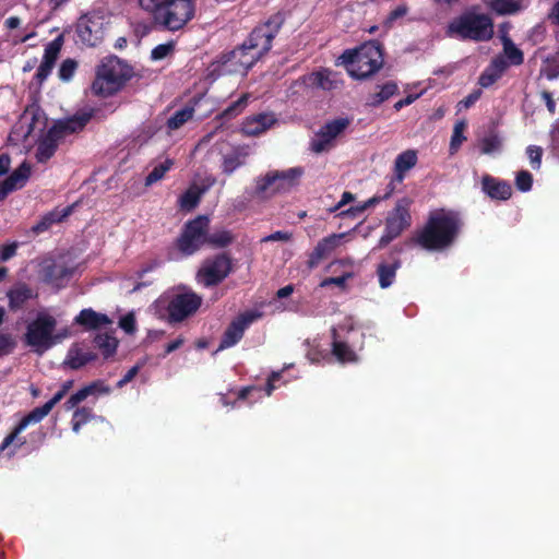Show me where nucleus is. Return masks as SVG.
<instances>
[{
    "instance_id": "a18cd8bd",
    "label": "nucleus",
    "mask_w": 559,
    "mask_h": 559,
    "mask_svg": "<svg viewBox=\"0 0 559 559\" xmlns=\"http://www.w3.org/2000/svg\"><path fill=\"white\" fill-rule=\"evenodd\" d=\"M203 191L204 190L189 189L185 194L181 195L180 206L188 211L194 209L198 205Z\"/></svg>"
},
{
    "instance_id": "2f4dec72",
    "label": "nucleus",
    "mask_w": 559,
    "mask_h": 559,
    "mask_svg": "<svg viewBox=\"0 0 559 559\" xmlns=\"http://www.w3.org/2000/svg\"><path fill=\"white\" fill-rule=\"evenodd\" d=\"M399 267V261H395L392 264L381 263L378 265L377 273L379 276V284L381 288H388L392 285Z\"/></svg>"
},
{
    "instance_id": "4be33fe9",
    "label": "nucleus",
    "mask_w": 559,
    "mask_h": 559,
    "mask_svg": "<svg viewBox=\"0 0 559 559\" xmlns=\"http://www.w3.org/2000/svg\"><path fill=\"white\" fill-rule=\"evenodd\" d=\"M304 82L309 87L321 88L323 91L336 90L341 84V81L336 78V75L326 69L312 72L304 76Z\"/></svg>"
},
{
    "instance_id": "aec40b11",
    "label": "nucleus",
    "mask_w": 559,
    "mask_h": 559,
    "mask_svg": "<svg viewBox=\"0 0 559 559\" xmlns=\"http://www.w3.org/2000/svg\"><path fill=\"white\" fill-rule=\"evenodd\" d=\"M481 190L493 200L506 201L512 195V188L507 181L499 180L490 175L483 176Z\"/></svg>"
},
{
    "instance_id": "f704fd0d",
    "label": "nucleus",
    "mask_w": 559,
    "mask_h": 559,
    "mask_svg": "<svg viewBox=\"0 0 559 559\" xmlns=\"http://www.w3.org/2000/svg\"><path fill=\"white\" fill-rule=\"evenodd\" d=\"M94 343L96 347H98L103 352V355L105 357L111 356L116 352L118 346V341L116 340V337L107 333L97 334L94 338Z\"/></svg>"
},
{
    "instance_id": "c9c22d12",
    "label": "nucleus",
    "mask_w": 559,
    "mask_h": 559,
    "mask_svg": "<svg viewBox=\"0 0 559 559\" xmlns=\"http://www.w3.org/2000/svg\"><path fill=\"white\" fill-rule=\"evenodd\" d=\"M193 108L185 107L180 110H177L168 120L167 127L169 130H177L182 127L187 121L192 119L193 117Z\"/></svg>"
},
{
    "instance_id": "72a5a7b5",
    "label": "nucleus",
    "mask_w": 559,
    "mask_h": 559,
    "mask_svg": "<svg viewBox=\"0 0 559 559\" xmlns=\"http://www.w3.org/2000/svg\"><path fill=\"white\" fill-rule=\"evenodd\" d=\"M503 52L507 57V61L513 66H520L524 61L523 52L514 45V43L508 37L502 36Z\"/></svg>"
},
{
    "instance_id": "49530a36",
    "label": "nucleus",
    "mask_w": 559,
    "mask_h": 559,
    "mask_svg": "<svg viewBox=\"0 0 559 559\" xmlns=\"http://www.w3.org/2000/svg\"><path fill=\"white\" fill-rule=\"evenodd\" d=\"M500 146L501 140L499 139V136L496 134H491L483 139L480 150L483 154H491L498 151Z\"/></svg>"
},
{
    "instance_id": "6e6d98bb",
    "label": "nucleus",
    "mask_w": 559,
    "mask_h": 559,
    "mask_svg": "<svg viewBox=\"0 0 559 559\" xmlns=\"http://www.w3.org/2000/svg\"><path fill=\"white\" fill-rule=\"evenodd\" d=\"M353 277V273H345L341 276H336V277H328V278H324L320 286L321 287H326V286H330V285H336L338 287H344L345 286V283L347 282V280L352 278Z\"/></svg>"
},
{
    "instance_id": "b1692460",
    "label": "nucleus",
    "mask_w": 559,
    "mask_h": 559,
    "mask_svg": "<svg viewBox=\"0 0 559 559\" xmlns=\"http://www.w3.org/2000/svg\"><path fill=\"white\" fill-rule=\"evenodd\" d=\"M72 275V270L64 264L50 263L44 267V282L57 288L66 285Z\"/></svg>"
},
{
    "instance_id": "c85d7f7f",
    "label": "nucleus",
    "mask_w": 559,
    "mask_h": 559,
    "mask_svg": "<svg viewBox=\"0 0 559 559\" xmlns=\"http://www.w3.org/2000/svg\"><path fill=\"white\" fill-rule=\"evenodd\" d=\"M72 212V206H67L61 211L55 210L46 214L34 227L36 234L43 233L51 227L52 224L61 222L68 217Z\"/></svg>"
},
{
    "instance_id": "338daca9",
    "label": "nucleus",
    "mask_w": 559,
    "mask_h": 559,
    "mask_svg": "<svg viewBox=\"0 0 559 559\" xmlns=\"http://www.w3.org/2000/svg\"><path fill=\"white\" fill-rule=\"evenodd\" d=\"M407 13V9L406 7H397L396 9H394L390 15H389V21L390 22H393L402 16H404L405 14Z\"/></svg>"
},
{
    "instance_id": "ea45409f",
    "label": "nucleus",
    "mask_w": 559,
    "mask_h": 559,
    "mask_svg": "<svg viewBox=\"0 0 559 559\" xmlns=\"http://www.w3.org/2000/svg\"><path fill=\"white\" fill-rule=\"evenodd\" d=\"M174 162L170 158L165 159L163 163L156 165L145 178V185L151 186L160 180L165 174L173 167Z\"/></svg>"
},
{
    "instance_id": "8fccbe9b",
    "label": "nucleus",
    "mask_w": 559,
    "mask_h": 559,
    "mask_svg": "<svg viewBox=\"0 0 559 559\" xmlns=\"http://www.w3.org/2000/svg\"><path fill=\"white\" fill-rule=\"evenodd\" d=\"M533 183V176L527 170H521L516 178H515V185L516 188L520 191L526 192L531 190Z\"/></svg>"
},
{
    "instance_id": "a878e982",
    "label": "nucleus",
    "mask_w": 559,
    "mask_h": 559,
    "mask_svg": "<svg viewBox=\"0 0 559 559\" xmlns=\"http://www.w3.org/2000/svg\"><path fill=\"white\" fill-rule=\"evenodd\" d=\"M417 160V152L415 150H406L399 154L394 162L395 177L391 181H393L394 185L395 181L401 183L405 178V174L416 166Z\"/></svg>"
},
{
    "instance_id": "f257e3e1",
    "label": "nucleus",
    "mask_w": 559,
    "mask_h": 559,
    "mask_svg": "<svg viewBox=\"0 0 559 559\" xmlns=\"http://www.w3.org/2000/svg\"><path fill=\"white\" fill-rule=\"evenodd\" d=\"M283 24L281 15H274L266 23L257 26L249 37L234 50L224 53L209 67V76L214 80L222 75H246L248 71L272 47V40Z\"/></svg>"
},
{
    "instance_id": "412c9836",
    "label": "nucleus",
    "mask_w": 559,
    "mask_h": 559,
    "mask_svg": "<svg viewBox=\"0 0 559 559\" xmlns=\"http://www.w3.org/2000/svg\"><path fill=\"white\" fill-rule=\"evenodd\" d=\"M277 123L274 114L263 112L249 117L243 122L242 131L250 136L260 135Z\"/></svg>"
},
{
    "instance_id": "c03bdc74",
    "label": "nucleus",
    "mask_w": 559,
    "mask_h": 559,
    "mask_svg": "<svg viewBox=\"0 0 559 559\" xmlns=\"http://www.w3.org/2000/svg\"><path fill=\"white\" fill-rule=\"evenodd\" d=\"M249 98V94H243L241 97H239L236 102L230 104L223 112L222 117L225 119H230L237 115H239L245 107L247 106Z\"/></svg>"
},
{
    "instance_id": "e2e57ef3",
    "label": "nucleus",
    "mask_w": 559,
    "mask_h": 559,
    "mask_svg": "<svg viewBox=\"0 0 559 559\" xmlns=\"http://www.w3.org/2000/svg\"><path fill=\"white\" fill-rule=\"evenodd\" d=\"M14 347V342L9 334H0V356L8 354Z\"/></svg>"
},
{
    "instance_id": "58836bf2",
    "label": "nucleus",
    "mask_w": 559,
    "mask_h": 559,
    "mask_svg": "<svg viewBox=\"0 0 559 559\" xmlns=\"http://www.w3.org/2000/svg\"><path fill=\"white\" fill-rule=\"evenodd\" d=\"M234 240V236L230 231L222 229L214 231L211 235H206V242L215 248H225L230 245Z\"/></svg>"
},
{
    "instance_id": "423d86ee",
    "label": "nucleus",
    "mask_w": 559,
    "mask_h": 559,
    "mask_svg": "<svg viewBox=\"0 0 559 559\" xmlns=\"http://www.w3.org/2000/svg\"><path fill=\"white\" fill-rule=\"evenodd\" d=\"M57 320L46 311H40L26 326L24 342L35 353L43 355L64 335L56 334Z\"/></svg>"
},
{
    "instance_id": "603ef678",
    "label": "nucleus",
    "mask_w": 559,
    "mask_h": 559,
    "mask_svg": "<svg viewBox=\"0 0 559 559\" xmlns=\"http://www.w3.org/2000/svg\"><path fill=\"white\" fill-rule=\"evenodd\" d=\"M527 156L534 169H539L542 164L543 150L540 146L530 145L526 148Z\"/></svg>"
},
{
    "instance_id": "1a4fd4ad",
    "label": "nucleus",
    "mask_w": 559,
    "mask_h": 559,
    "mask_svg": "<svg viewBox=\"0 0 559 559\" xmlns=\"http://www.w3.org/2000/svg\"><path fill=\"white\" fill-rule=\"evenodd\" d=\"M412 200L408 198L400 199L394 209L389 213L385 219L384 234L379 240V247L388 246L392 240L397 238L404 229L411 226L409 207Z\"/></svg>"
},
{
    "instance_id": "0e129e2a",
    "label": "nucleus",
    "mask_w": 559,
    "mask_h": 559,
    "mask_svg": "<svg viewBox=\"0 0 559 559\" xmlns=\"http://www.w3.org/2000/svg\"><path fill=\"white\" fill-rule=\"evenodd\" d=\"M141 366L140 365H135L133 366L131 369L128 370V372L123 376V378L121 380L118 381L117 383V386L118 388H122L127 383H129L130 381L133 380V378L138 374L139 370H140Z\"/></svg>"
},
{
    "instance_id": "393cba45",
    "label": "nucleus",
    "mask_w": 559,
    "mask_h": 559,
    "mask_svg": "<svg viewBox=\"0 0 559 559\" xmlns=\"http://www.w3.org/2000/svg\"><path fill=\"white\" fill-rule=\"evenodd\" d=\"M91 114L75 115L66 120H59L51 128L57 132L61 139L64 136L81 131L91 119Z\"/></svg>"
},
{
    "instance_id": "774afa93",
    "label": "nucleus",
    "mask_w": 559,
    "mask_h": 559,
    "mask_svg": "<svg viewBox=\"0 0 559 559\" xmlns=\"http://www.w3.org/2000/svg\"><path fill=\"white\" fill-rule=\"evenodd\" d=\"M549 19L559 26V0L552 7Z\"/></svg>"
},
{
    "instance_id": "09e8293b",
    "label": "nucleus",
    "mask_w": 559,
    "mask_h": 559,
    "mask_svg": "<svg viewBox=\"0 0 559 559\" xmlns=\"http://www.w3.org/2000/svg\"><path fill=\"white\" fill-rule=\"evenodd\" d=\"M464 129H465L464 121H459L455 123L453 134L451 138V144H450V148L452 152L456 151L457 147L462 144L463 140H465V138L463 136Z\"/></svg>"
},
{
    "instance_id": "ddd939ff",
    "label": "nucleus",
    "mask_w": 559,
    "mask_h": 559,
    "mask_svg": "<svg viewBox=\"0 0 559 559\" xmlns=\"http://www.w3.org/2000/svg\"><path fill=\"white\" fill-rule=\"evenodd\" d=\"M201 302V297L192 292L174 295L167 304L168 320L170 322H181L193 314Z\"/></svg>"
},
{
    "instance_id": "473e14b6",
    "label": "nucleus",
    "mask_w": 559,
    "mask_h": 559,
    "mask_svg": "<svg viewBox=\"0 0 559 559\" xmlns=\"http://www.w3.org/2000/svg\"><path fill=\"white\" fill-rule=\"evenodd\" d=\"M397 91V85L394 82H386L384 85L380 87V90L373 94H371L368 98V105L377 107L391 96H393Z\"/></svg>"
},
{
    "instance_id": "680f3d73",
    "label": "nucleus",
    "mask_w": 559,
    "mask_h": 559,
    "mask_svg": "<svg viewBox=\"0 0 559 559\" xmlns=\"http://www.w3.org/2000/svg\"><path fill=\"white\" fill-rule=\"evenodd\" d=\"M292 239V234L288 231H275L269 236H265L261 239V242H271V241H284L287 242Z\"/></svg>"
},
{
    "instance_id": "c756f323",
    "label": "nucleus",
    "mask_w": 559,
    "mask_h": 559,
    "mask_svg": "<svg viewBox=\"0 0 559 559\" xmlns=\"http://www.w3.org/2000/svg\"><path fill=\"white\" fill-rule=\"evenodd\" d=\"M394 190H395V185L393 183V181H390L386 187V192L383 195H374V197L370 198L369 200H367L366 202H364L362 204L353 206V207L348 209L347 211L342 212V214H350V215L361 214L367 209L378 204L379 202H381L383 200L389 199L393 194Z\"/></svg>"
},
{
    "instance_id": "052dcab7",
    "label": "nucleus",
    "mask_w": 559,
    "mask_h": 559,
    "mask_svg": "<svg viewBox=\"0 0 559 559\" xmlns=\"http://www.w3.org/2000/svg\"><path fill=\"white\" fill-rule=\"evenodd\" d=\"M508 67L509 62L503 57H497L491 61L488 68L501 78Z\"/></svg>"
},
{
    "instance_id": "9d476101",
    "label": "nucleus",
    "mask_w": 559,
    "mask_h": 559,
    "mask_svg": "<svg viewBox=\"0 0 559 559\" xmlns=\"http://www.w3.org/2000/svg\"><path fill=\"white\" fill-rule=\"evenodd\" d=\"M349 122L347 118H337L326 122L311 138L309 150L314 154L331 151L336 144V139L347 129Z\"/></svg>"
},
{
    "instance_id": "2eb2a0df",
    "label": "nucleus",
    "mask_w": 559,
    "mask_h": 559,
    "mask_svg": "<svg viewBox=\"0 0 559 559\" xmlns=\"http://www.w3.org/2000/svg\"><path fill=\"white\" fill-rule=\"evenodd\" d=\"M259 317L260 313L252 311L240 314L236 320H234L230 323V325L225 331L218 349L228 348L237 344L241 340L245 330Z\"/></svg>"
},
{
    "instance_id": "6ab92c4d",
    "label": "nucleus",
    "mask_w": 559,
    "mask_h": 559,
    "mask_svg": "<svg viewBox=\"0 0 559 559\" xmlns=\"http://www.w3.org/2000/svg\"><path fill=\"white\" fill-rule=\"evenodd\" d=\"M343 237L344 234H333L321 239L309 257L308 267H317L323 259L328 258L333 252Z\"/></svg>"
},
{
    "instance_id": "4468645a",
    "label": "nucleus",
    "mask_w": 559,
    "mask_h": 559,
    "mask_svg": "<svg viewBox=\"0 0 559 559\" xmlns=\"http://www.w3.org/2000/svg\"><path fill=\"white\" fill-rule=\"evenodd\" d=\"M79 40L90 47H95L103 40V25L98 17L84 15L76 24Z\"/></svg>"
},
{
    "instance_id": "3c124183",
    "label": "nucleus",
    "mask_w": 559,
    "mask_h": 559,
    "mask_svg": "<svg viewBox=\"0 0 559 559\" xmlns=\"http://www.w3.org/2000/svg\"><path fill=\"white\" fill-rule=\"evenodd\" d=\"M76 67H78V63L73 59L64 60L61 63L60 69H59V78L62 81H69L73 76V74L76 70Z\"/></svg>"
},
{
    "instance_id": "bb28decb",
    "label": "nucleus",
    "mask_w": 559,
    "mask_h": 559,
    "mask_svg": "<svg viewBox=\"0 0 559 559\" xmlns=\"http://www.w3.org/2000/svg\"><path fill=\"white\" fill-rule=\"evenodd\" d=\"M75 322L90 330H96L112 323L107 314L96 312L91 308L83 309L76 317Z\"/></svg>"
},
{
    "instance_id": "4c0bfd02",
    "label": "nucleus",
    "mask_w": 559,
    "mask_h": 559,
    "mask_svg": "<svg viewBox=\"0 0 559 559\" xmlns=\"http://www.w3.org/2000/svg\"><path fill=\"white\" fill-rule=\"evenodd\" d=\"M540 73L544 74L548 80H555L559 76V52L556 51L554 55L547 57L540 69Z\"/></svg>"
},
{
    "instance_id": "69168bd1",
    "label": "nucleus",
    "mask_w": 559,
    "mask_h": 559,
    "mask_svg": "<svg viewBox=\"0 0 559 559\" xmlns=\"http://www.w3.org/2000/svg\"><path fill=\"white\" fill-rule=\"evenodd\" d=\"M481 96V91L480 90H476L474 92H472L471 94H468L463 100H461V105L464 106V108H469L471 106H473Z\"/></svg>"
},
{
    "instance_id": "37998d69",
    "label": "nucleus",
    "mask_w": 559,
    "mask_h": 559,
    "mask_svg": "<svg viewBox=\"0 0 559 559\" xmlns=\"http://www.w3.org/2000/svg\"><path fill=\"white\" fill-rule=\"evenodd\" d=\"M168 2L169 0H139V5L155 20Z\"/></svg>"
},
{
    "instance_id": "dca6fc26",
    "label": "nucleus",
    "mask_w": 559,
    "mask_h": 559,
    "mask_svg": "<svg viewBox=\"0 0 559 559\" xmlns=\"http://www.w3.org/2000/svg\"><path fill=\"white\" fill-rule=\"evenodd\" d=\"M63 45V36L60 35L50 43L47 44L43 57V61L37 69L35 78L39 83H43L51 73V70L55 67V63L58 59L60 50Z\"/></svg>"
},
{
    "instance_id": "4d7b16f0",
    "label": "nucleus",
    "mask_w": 559,
    "mask_h": 559,
    "mask_svg": "<svg viewBox=\"0 0 559 559\" xmlns=\"http://www.w3.org/2000/svg\"><path fill=\"white\" fill-rule=\"evenodd\" d=\"M85 388L90 392L91 396L110 393V388L100 380L94 381Z\"/></svg>"
},
{
    "instance_id": "f3484780",
    "label": "nucleus",
    "mask_w": 559,
    "mask_h": 559,
    "mask_svg": "<svg viewBox=\"0 0 559 559\" xmlns=\"http://www.w3.org/2000/svg\"><path fill=\"white\" fill-rule=\"evenodd\" d=\"M49 406L45 403L43 406L35 407L32 412H29L25 417L21 419L17 426L13 429V431L4 438L0 445V450L7 449L10 444H12L17 436L31 424L39 423L50 413Z\"/></svg>"
},
{
    "instance_id": "7ed1b4c3",
    "label": "nucleus",
    "mask_w": 559,
    "mask_h": 559,
    "mask_svg": "<svg viewBox=\"0 0 559 559\" xmlns=\"http://www.w3.org/2000/svg\"><path fill=\"white\" fill-rule=\"evenodd\" d=\"M350 76L364 80L377 73L383 66V53L379 43L371 40L355 50H346L340 57Z\"/></svg>"
},
{
    "instance_id": "20e7f679",
    "label": "nucleus",
    "mask_w": 559,
    "mask_h": 559,
    "mask_svg": "<svg viewBox=\"0 0 559 559\" xmlns=\"http://www.w3.org/2000/svg\"><path fill=\"white\" fill-rule=\"evenodd\" d=\"M132 76V69L115 56L106 57L97 67L92 91L99 96H109L119 91Z\"/></svg>"
},
{
    "instance_id": "e433bc0d",
    "label": "nucleus",
    "mask_w": 559,
    "mask_h": 559,
    "mask_svg": "<svg viewBox=\"0 0 559 559\" xmlns=\"http://www.w3.org/2000/svg\"><path fill=\"white\" fill-rule=\"evenodd\" d=\"M31 175V166L27 163H22L8 178L10 185L15 189L22 188Z\"/></svg>"
},
{
    "instance_id": "0eeeda50",
    "label": "nucleus",
    "mask_w": 559,
    "mask_h": 559,
    "mask_svg": "<svg viewBox=\"0 0 559 559\" xmlns=\"http://www.w3.org/2000/svg\"><path fill=\"white\" fill-rule=\"evenodd\" d=\"M304 175L302 167L286 170H271L257 179L255 192L259 195H273L286 192L296 187Z\"/></svg>"
},
{
    "instance_id": "9b49d317",
    "label": "nucleus",
    "mask_w": 559,
    "mask_h": 559,
    "mask_svg": "<svg viewBox=\"0 0 559 559\" xmlns=\"http://www.w3.org/2000/svg\"><path fill=\"white\" fill-rule=\"evenodd\" d=\"M231 259L226 253L206 259L197 277L206 287L215 286L223 282L231 272Z\"/></svg>"
},
{
    "instance_id": "39448f33",
    "label": "nucleus",
    "mask_w": 559,
    "mask_h": 559,
    "mask_svg": "<svg viewBox=\"0 0 559 559\" xmlns=\"http://www.w3.org/2000/svg\"><path fill=\"white\" fill-rule=\"evenodd\" d=\"M447 34L464 40L487 41L493 36V23L487 14L469 10L449 24Z\"/></svg>"
},
{
    "instance_id": "de8ad7c7",
    "label": "nucleus",
    "mask_w": 559,
    "mask_h": 559,
    "mask_svg": "<svg viewBox=\"0 0 559 559\" xmlns=\"http://www.w3.org/2000/svg\"><path fill=\"white\" fill-rule=\"evenodd\" d=\"M333 354L341 361H350L354 359V353L352 349L344 343L335 342L333 344Z\"/></svg>"
},
{
    "instance_id": "a19ab883",
    "label": "nucleus",
    "mask_w": 559,
    "mask_h": 559,
    "mask_svg": "<svg viewBox=\"0 0 559 559\" xmlns=\"http://www.w3.org/2000/svg\"><path fill=\"white\" fill-rule=\"evenodd\" d=\"M92 418H93V413H92L91 408H87V407L76 408L72 416V430L78 433L80 431L82 425L86 424Z\"/></svg>"
},
{
    "instance_id": "bf43d9fd",
    "label": "nucleus",
    "mask_w": 559,
    "mask_h": 559,
    "mask_svg": "<svg viewBox=\"0 0 559 559\" xmlns=\"http://www.w3.org/2000/svg\"><path fill=\"white\" fill-rule=\"evenodd\" d=\"M119 326L129 334L135 331V318L133 313L123 316L119 321Z\"/></svg>"
},
{
    "instance_id": "f03ea898",
    "label": "nucleus",
    "mask_w": 559,
    "mask_h": 559,
    "mask_svg": "<svg viewBox=\"0 0 559 559\" xmlns=\"http://www.w3.org/2000/svg\"><path fill=\"white\" fill-rule=\"evenodd\" d=\"M459 228L460 221L453 213L433 212L425 227L416 234L414 241L429 251L442 250L453 242Z\"/></svg>"
},
{
    "instance_id": "a211bd4d",
    "label": "nucleus",
    "mask_w": 559,
    "mask_h": 559,
    "mask_svg": "<svg viewBox=\"0 0 559 559\" xmlns=\"http://www.w3.org/2000/svg\"><path fill=\"white\" fill-rule=\"evenodd\" d=\"M222 169L226 175L233 174L238 167L242 166L248 156V151L242 146H228L223 144L222 148Z\"/></svg>"
},
{
    "instance_id": "7c9ffc66",
    "label": "nucleus",
    "mask_w": 559,
    "mask_h": 559,
    "mask_svg": "<svg viewBox=\"0 0 559 559\" xmlns=\"http://www.w3.org/2000/svg\"><path fill=\"white\" fill-rule=\"evenodd\" d=\"M94 359L95 355L91 352H82L80 348H71L68 353L66 364L71 369H80Z\"/></svg>"
},
{
    "instance_id": "f8f14e48",
    "label": "nucleus",
    "mask_w": 559,
    "mask_h": 559,
    "mask_svg": "<svg viewBox=\"0 0 559 559\" xmlns=\"http://www.w3.org/2000/svg\"><path fill=\"white\" fill-rule=\"evenodd\" d=\"M209 229V219L205 216H199L190 221L178 239V248L185 254L194 253L203 243L206 242V233Z\"/></svg>"
},
{
    "instance_id": "79ce46f5",
    "label": "nucleus",
    "mask_w": 559,
    "mask_h": 559,
    "mask_svg": "<svg viewBox=\"0 0 559 559\" xmlns=\"http://www.w3.org/2000/svg\"><path fill=\"white\" fill-rule=\"evenodd\" d=\"M489 5L499 14L514 13L520 9V5L514 0H488Z\"/></svg>"
},
{
    "instance_id": "5fc2aeb1",
    "label": "nucleus",
    "mask_w": 559,
    "mask_h": 559,
    "mask_svg": "<svg viewBox=\"0 0 559 559\" xmlns=\"http://www.w3.org/2000/svg\"><path fill=\"white\" fill-rule=\"evenodd\" d=\"M500 76L495 72L487 68L481 75L479 76L478 83L481 87H489L493 83H496Z\"/></svg>"
},
{
    "instance_id": "6e6552de",
    "label": "nucleus",
    "mask_w": 559,
    "mask_h": 559,
    "mask_svg": "<svg viewBox=\"0 0 559 559\" xmlns=\"http://www.w3.org/2000/svg\"><path fill=\"white\" fill-rule=\"evenodd\" d=\"M194 14L195 3L193 0H169L154 21L164 28L174 32L181 29L194 17Z\"/></svg>"
},
{
    "instance_id": "13d9d810",
    "label": "nucleus",
    "mask_w": 559,
    "mask_h": 559,
    "mask_svg": "<svg viewBox=\"0 0 559 559\" xmlns=\"http://www.w3.org/2000/svg\"><path fill=\"white\" fill-rule=\"evenodd\" d=\"M19 243L12 242L0 248V261L5 262L16 254Z\"/></svg>"
},
{
    "instance_id": "cd10ccee",
    "label": "nucleus",
    "mask_w": 559,
    "mask_h": 559,
    "mask_svg": "<svg viewBox=\"0 0 559 559\" xmlns=\"http://www.w3.org/2000/svg\"><path fill=\"white\" fill-rule=\"evenodd\" d=\"M60 140V135L50 128L37 145L36 159L39 163L47 162L55 154Z\"/></svg>"
},
{
    "instance_id": "864d4df0",
    "label": "nucleus",
    "mask_w": 559,
    "mask_h": 559,
    "mask_svg": "<svg viewBox=\"0 0 559 559\" xmlns=\"http://www.w3.org/2000/svg\"><path fill=\"white\" fill-rule=\"evenodd\" d=\"M174 50V44L167 43V44H160L157 45L151 52V58L153 60H162L166 58L169 53H171Z\"/></svg>"
},
{
    "instance_id": "5701e85b",
    "label": "nucleus",
    "mask_w": 559,
    "mask_h": 559,
    "mask_svg": "<svg viewBox=\"0 0 559 559\" xmlns=\"http://www.w3.org/2000/svg\"><path fill=\"white\" fill-rule=\"evenodd\" d=\"M36 296L37 294L28 285L25 283H17L7 293L9 308L12 311H17L26 301L34 299Z\"/></svg>"
}]
</instances>
